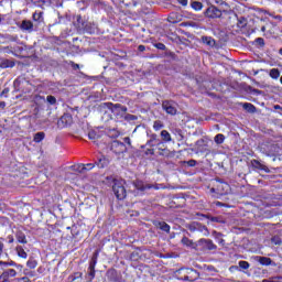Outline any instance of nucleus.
<instances>
[{"instance_id": "nucleus-2", "label": "nucleus", "mask_w": 282, "mask_h": 282, "mask_svg": "<svg viewBox=\"0 0 282 282\" xmlns=\"http://www.w3.org/2000/svg\"><path fill=\"white\" fill-rule=\"evenodd\" d=\"M13 87L15 91H22V94H30L32 91L33 86L32 82H30V77L25 75H20L14 82Z\"/></svg>"}, {"instance_id": "nucleus-21", "label": "nucleus", "mask_w": 282, "mask_h": 282, "mask_svg": "<svg viewBox=\"0 0 282 282\" xmlns=\"http://www.w3.org/2000/svg\"><path fill=\"white\" fill-rule=\"evenodd\" d=\"M154 226L156 228H160V230H162L163 232H171V226L165 221H154Z\"/></svg>"}, {"instance_id": "nucleus-58", "label": "nucleus", "mask_w": 282, "mask_h": 282, "mask_svg": "<svg viewBox=\"0 0 282 282\" xmlns=\"http://www.w3.org/2000/svg\"><path fill=\"white\" fill-rule=\"evenodd\" d=\"M145 50H147V46H144V45H139L138 46L139 52H145Z\"/></svg>"}, {"instance_id": "nucleus-9", "label": "nucleus", "mask_w": 282, "mask_h": 282, "mask_svg": "<svg viewBox=\"0 0 282 282\" xmlns=\"http://www.w3.org/2000/svg\"><path fill=\"white\" fill-rule=\"evenodd\" d=\"M0 282H12L10 279H14L18 274L14 269H6V267H1Z\"/></svg>"}, {"instance_id": "nucleus-45", "label": "nucleus", "mask_w": 282, "mask_h": 282, "mask_svg": "<svg viewBox=\"0 0 282 282\" xmlns=\"http://www.w3.org/2000/svg\"><path fill=\"white\" fill-rule=\"evenodd\" d=\"M209 3H215L216 6H228V3H226V1L224 0H208Z\"/></svg>"}, {"instance_id": "nucleus-44", "label": "nucleus", "mask_w": 282, "mask_h": 282, "mask_svg": "<svg viewBox=\"0 0 282 282\" xmlns=\"http://www.w3.org/2000/svg\"><path fill=\"white\" fill-rule=\"evenodd\" d=\"M46 102H48V105H56V97L48 95L46 97Z\"/></svg>"}, {"instance_id": "nucleus-14", "label": "nucleus", "mask_w": 282, "mask_h": 282, "mask_svg": "<svg viewBox=\"0 0 282 282\" xmlns=\"http://www.w3.org/2000/svg\"><path fill=\"white\" fill-rule=\"evenodd\" d=\"M264 153L268 155V158H275V155L281 153V145H279V143L270 144L267 147V149H264Z\"/></svg>"}, {"instance_id": "nucleus-51", "label": "nucleus", "mask_w": 282, "mask_h": 282, "mask_svg": "<svg viewBox=\"0 0 282 282\" xmlns=\"http://www.w3.org/2000/svg\"><path fill=\"white\" fill-rule=\"evenodd\" d=\"M202 217H205L206 219H209L208 215H204V214H203ZM210 221L217 223V221H219V218H217V217H210Z\"/></svg>"}, {"instance_id": "nucleus-48", "label": "nucleus", "mask_w": 282, "mask_h": 282, "mask_svg": "<svg viewBox=\"0 0 282 282\" xmlns=\"http://www.w3.org/2000/svg\"><path fill=\"white\" fill-rule=\"evenodd\" d=\"M154 47H156V50H162L163 52L166 50V45H164V43H156L154 44Z\"/></svg>"}, {"instance_id": "nucleus-24", "label": "nucleus", "mask_w": 282, "mask_h": 282, "mask_svg": "<svg viewBox=\"0 0 282 282\" xmlns=\"http://www.w3.org/2000/svg\"><path fill=\"white\" fill-rule=\"evenodd\" d=\"M0 268H6V269H9V268H23V265L21 264H17V262L14 261H9V262H6V261H0Z\"/></svg>"}, {"instance_id": "nucleus-35", "label": "nucleus", "mask_w": 282, "mask_h": 282, "mask_svg": "<svg viewBox=\"0 0 282 282\" xmlns=\"http://www.w3.org/2000/svg\"><path fill=\"white\" fill-rule=\"evenodd\" d=\"M191 8H193V10H195L196 12H199V10L204 8V4L199 1H193L191 3Z\"/></svg>"}, {"instance_id": "nucleus-25", "label": "nucleus", "mask_w": 282, "mask_h": 282, "mask_svg": "<svg viewBox=\"0 0 282 282\" xmlns=\"http://www.w3.org/2000/svg\"><path fill=\"white\" fill-rule=\"evenodd\" d=\"M91 169H94V163H88V164H79L76 167V171H78V173H85V171H91Z\"/></svg>"}, {"instance_id": "nucleus-43", "label": "nucleus", "mask_w": 282, "mask_h": 282, "mask_svg": "<svg viewBox=\"0 0 282 282\" xmlns=\"http://www.w3.org/2000/svg\"><path fill=\"white\" fill-rule=\"evenodd\" d=\"M88 138H89V140H93L94 142H96V140L98 138V133H96V131L91 130L88 132Z\"/></svg>"}, {"instance_id": "nucleus-22", "label": "nucleus", "mask_w": 282, "mask_h": 282, "mask_svg": "<svg viewBox=\"0 0 282 282\" xmlns=\"http://www.w3.org/2000/svg\"><path fill=\"white\" fill-rule=\"evenodd\" d=\"M161 142L162 144L173 142V138H171V133L169 131L166 130L161 131Z\"/></svg>"}, {"instance_id": "nucleus-10", "label": "nucleus", "mask_w": 282, "mask_h": 282, "mask_svg": "<svg viewBox=\"0 0 282 282\" xmlns=\"http://www.w3.org/2000/svg\"><path fill=\"white\" fill-rule=\"evenodd\" d=\"M148 147H158L160 152V155H164V151H166V149H162V140H160V138H158V134L152 133L150 135V140H148L147 142Z\"/></svg>"}, {"instance_id": "nucleus-26", "label": "nucleus", "mask_w": 282, "mask_h": 282, "mask_svg": "<svg viewBox=\"0 0 282 282\" xmlns=\"http://www.w3.org/2000/svg\"><path fill=\"white\" fill-rule=\"evenodd\" d=\"M15 63L12 59H2L0 62L1 69H8V67L12 68L14 67Z\"/></svg>"}, {"instance_id": "nucleus-39", "label": "nucleus", "mask_w": 282, "mask_h": 282, "mask_svg": "<svg viewBox=\"0 0 282 282\" xmlns=\"http://www.w3.org/2000/svg\"><path fill=\"white\" fill-rule=\"evenodd\" d=\"M167 21L169 23H178L180 20H177V13H171L169 17H167Z\"/></svg>"}, {"instance_id": "nucleus-63", "label": "nucleus", "mask_w": 282, "mask_h": 282, "mask_svg": "<svg viewBox=\"0 0 282 282\" xmlns=\"http://www.w3.org/2000/svg\"><path fill=\"white\" fill-rule=\"evenodd\" d=\"M0 107H2V108L6 107V101H1Z\"/></svg>"}, {"instance_id": "nucleus-17", "label": "nucleus", "mask_w": 282, "mask_h": 282, "mask_svg": "<svg viewBox=\"0 0 282 282\" xmlns=\"http://www.w3.org/2000/svg\"><path fill=\"white\" fill-rule=\"evenodd\" d=\"M69 124H72V116L69 115L62 116L57 121V127H59L61 129L69 127Z\"/></svg>"}, {"instance_id": "nucleus-37", "label": "nucleus", "mask_w": 282, "mask_h": 282, "mask_svg": "<svg viewBox=\"0 0 282 282\" xmlns=\"http://www.w3.org/2000/svg\"><path fill=\"white\" fill-rule=\"evenodd\" d=\"M2 39H6L7 41H10L11 43H17L19 41L18 35H10V34L2 35Z\"/></svg>"}, {"instance_id": "nucleus-28", "label": "nucleus", "mask_w": 282, "mask_h": 282, "mask_svg": "<svg viewBox=\"0 0 282 282\" xmlns=\"http://www.w3.org/2000/svg\"><path fill=\"white\" fill-rule=\"evenodd\" d=\"M98 169H105V166H109V159L102 156L98 160V162L96 163Z\"/></svg>"}, {"instance_id": "nucleus-5", "label": "nucleus", "mask_w": 282, "mask_h": 282, "mask_svg": "<svg viewBox=\"0 0 282 282\" xmlns=\"http://www.w3.org/2000/svg\"><path fill=\"white\" fill-rule=\"evenodd\" d=\"M112 191L117 199H124V197H127V188H124V181L113 180Z\"/></svg>"}, {"instance_id": "nucleus-49", "label": "nucleus", "mask_w": 282, "mask_h": 282, "mask_svg": "<svg viewBox=\"0 0 282 282\" xmlns=\"http://www.w3.org/2000/svg\"><path fill=\"white\" fill-rule=\"evenodd\" d=\"M185 164H187V166H197V161L196 160L185 161Z\"/></svg>"}, {"instance_id": "nucleus-47", "label": "nucleus", "mask_w": 282, "mask_h": 282, "mask_svg": "<svg viewBox=\"0 0 282 282\" xmlns=\"http://www.w3.org/2000/svg\"><path fill=\"white\" fill-rule=\"evenodd\" d=\"M124 120L133 121V120H138V117L135 115H126Z\"/></svg>"}, {"instance_id": "nucleus-31", "label": "nucleus", "mask_w": 282, "mask_h": 282, "mask_svg": "<svg viewBox=\"0 0 282 282\" xmlns=\"http://www.w3.org/2000/svg\"><path fill=\"white\" fill-rule=\"evenodd\" d=\"M242 107L246 111H248V113H256L257 112V107H254V105H252V104L246 102V104L242 105Z\"/></svg>"}, {"instance_id": "nucleus-52", "label": "nucleus", "mask_w": 282, "mask_h": 282, "mask_svg": "<svg viewBox=\"0 0 282 282\" xmlns=\"http://www.w3.org/2000/svg\"><path fill=\"white\" fill-rule=\"evenodd\" d=\"M70 67H73V69H80V65L74 63V62H69Z\"/></svg>"}, {"instance_id": "nucleus-3", "label": "nucleus", "mask_w": 282, "mask_h": 282, "mask_svg": "<svg viewBox=\"0 0 282 282\" xmlns=\"http://www.w3.org/2000/svg\"><path fill=\"white\" fill-rule=\"evenodd\" d=\"M132 186L134 187V194L135 195H144L147 191H151L153 188L154 191H159L160 187L158 184H150L144 181L135 180L132 182Z\"/></svg>"}, {"instance_id": "nucleus-64", "label": "nucleus", "mask_w": 282, "mask_h": 282, "mask_svg": "<svg viewBox=\"0 0 282 282\" xmlns=\"http://www.w3.org/2000/svg\"><path fill=\"white\" fill-rule=\"evenodd\" d=\"M262 282H271V280L264 279L262 280Z\"/></svg>"}, {"instance_id": "nucleus-4", "label": "nucleus", "mask_w": 282, "mask_h": 282, "mask_svg": "<svg viewBox=\"0 0 282 282\" xmlns=\"http://www.w3.org/2000/svg\"><path fill=\"white\" fill-rule=\"evenodd\" d=\"M99 107L100 109L111 110L113 116H119L120 118L127 113V107L122 106V104L104 102Z\"/></svg>"}, {"instance_id": "nucleus-60", "label": "nucleus", "mask_w": 282, "mask_h": 282, "mask_svg": "<svg viewBox=\"0 0 282 282\" xmlns=\"http://www.w3.org/2000/svg\"><path fill=\"white\" fill-rule=\"evenodd\" d=\"M3 248H4V245L3 242L0 241V257L3 254Z\"/></svg>"}, {"instance_id": "nucleus-27", "label": "nucleus", "mask_w": 282, "mask_h": 282, "mask_svg": "<svg viewBox=\"0 0 282 282\" xmlns=\"http://www.w3.org/2000/svg\"><path fill=\"white\" fill-rule=\"evenodd\" d=\"M202 43L208 45V47H215L216 42L212 36H202Z\"/></svg>"}, {"instance_id": "nucleus-32", "label": "nucleus", "mask_w": 282, "mask_h": 282, "mask_svg": "<svg viewBox=\"0 0 282 282\" xmlns=\"http://www.w3.org/2000/svg\"><path fill=\"white\" fill-rule=\"evenodd\" d=\"M45 140V132H36L33 137V142H43Z\"/></svg>"}, {"instance_id": "nucleus-8", "label": "nucleus", "mask_w": 282, "mask_h": 282, "mask_svg": "<svg viewBox=\"0 0 282 282\" xmlns=\"http://www.w3.org/2000/svg\"><path fill=\"white\" fill-rule=\"evenodd\" d=\"M162 109H163V111L169 113V116H176L177 115V102H175L173 100H164L162 102Z\"/></svg>"}, {"instance_id": "nucleus-41", "label": "nucleus", "mask_w": 282, "mask_h": 282, "mask_svg": "<svg viewBox=\"0 0 282 282\" xmlns=\"http://www.w3.org/2000/svg\"><path fill=\"white\" fill-rule=\"evenodd\" d=\"M28 268H30L31 270H34V268H36L39 265V262H36V260L34 259H30L26 262Z\"/></svg>"}, {"instance_id": "nucleus-53", "label": "nucleus", "mask_w": 282, "mask_h": 282, "mask_svg": "<svg viewBox=\"0 0 282 282\" xmlns=\"http://www.w3.org/2000/svg\"><path fill=\"white\" fill-rule=\"evenodd\" d=\"M180 6L186 7L188 6V0H176Z\"/></svg>"}, {"instance_id": "nucleus-59", "label": "nucleus", "mask_w": 282, "mask_h": 282, "mask_svg": "<svg viewBox=\"0 0 282 282\" xmlns=\"http://www.w3.org/2000/svg\"><path fill=\"white\" fill-rule=\"evenodd\" d=\"M273 109H275V111H282V106L280 105H274Z\"/></svg>"}, {"instance_id": "nucleus-42", "label": "nucleus", "mask_w": 282, "mask_h": 282, "mask_svg": "<svg viewBox=\"0 0 282 282\" xmlns=\"http://www.w3.org/2000/svg\"><path fill=\"white\" fill-rule=\"evenodd\" d=\"M271 242L274 243V246H282V240L279 236L272 237Z\"/></svg>"}, {"instance_id": "nucleus-19", "label": "nucleus", "mask_w": 282, "mask_h": 282, "mask_svg": "<svg viewBox=\"0 0 282 282\" xmlns=\"http://www.w3.org/2000/svg\"><path fill=\"white\" fill-rule=\"evenodd\" d=\"M77 25H79V28H83L85 30V32H88V34H91L94 32V30H91L89 24L85 23V21H83V17H80V15H77Z\"/></svg>"}, {"instance_id": "nucleus-23", "label": "nucleus", "mask_w": 282, "mask_h": 282, "mask_svg": "<svg viewBox=\"0 0 282 282\" xmlns=\"http://www.w3.org/2000/svg\"><path fill=\"white\" fill-rule=\"evenodd\" d=\"M238 265H232V267H230L229 270H239V268H241V270H249L250 269V262H248V261L241 260V261L238 262Z\"/></svg>"}, {"instance_id": "nucleus-20", "label": "nucleus", "mask_w": 282, "mask_h": 282, "mask_svg": "<svg viewBox=\"0 0 282 282\" xmlns=\"http://www.w3.org/2000/svg\"><path fill=\"white\" fill-rule=\"evenodd\" d=\"M181 243L183 246H186V248H193L194 250L197 248V243L193 240H191L188 237L184 236L181 240Z\"/></svg>"}, {"instance_id": "nucleus-6", "label": "nucleus", "mask_w": 282, "mask_h": 282, "mask_svg": "<svg viewBox=\"0 0 282 282\" xmlns=\"http://www.w3.org/2000/svg\"><path fill=\"white\" fill-rule=\"evenodd\" d=\"M186 228L189 232H203L204 237H208L210 235L208 227L198 221L187 224Z\"/></svg>"}, {"instance_id": "nucleus-50", "label": "nucleus", "mask_w": 282, "mask_h": 282, "mask_svg": "<svg viewBox=\"0 0 282 282\" xmlns=\"http://www.w3.org/2000/svg\"><path fill=\"white\" fill-rule=\"evenodd\" d=\"M175 133H176L177 137H180L178 140H184V134L182 133V130H181V129H176V130H175Z\"/></svg>"}, {"instance_id": "nucleus-12", "label": "nucleus", "mask_w": 282, "mask_h": 282, "mask_svg": "<svg viewBox=\"0 0 282 282\" xmlns=\"http://www.w3.org/2000/svg\"><path fill=\"white\" fill-rule=\"evenodd\" d=\"M197 245L202 248L203 251L217 250V245L213 243V240L210 239L202 238L197 241Z\"/></svg>"}, {"instance_id": "nucleus-15", "label": "nucleus", "mask_w": 282, "mask_h": 282, "mask_svg": "<svg viewBox=\"0 0 282 282\" xmlns=\"http://www.w3.org/2000/svg\"><path fill=\"white\" fill-rule=\"evenodd\" d=\"M18 28L22 30V32H34V23L30 20H23L21 23H17Z\"/></svg>"}, {"instance_id": "nucleus-36", "label": "nucleus", "mask_w": 282, "mask_h": 282, "mask_svg": "<svg viewBox=\"0 0 282 282\" xmlns=\"http://www.w3.org/2000/svg\"><path fill=\"white\" fill-rule=\"evenodd\" d=\"M269 76H271L274 80L281 76V70L279 68H272L269 73Z\"/></svg>"}, {"instance_id": "nucleus-61", "label": "nucleus", "mask_w": 282, "mask_h": 282, "mask_svg": "<svg viewBox=\"0 0 282 282\" xmlns=\"http://www.w3.org/2000/svg\"><path fill=\"white\" fill-rule=\"evenodd\" d=\"M3 21H6V15L0 14V25L3 23Z\"/></svg>"}, {"instance_id": "nucleus-38", "label": "nucleus", "mask_w": 282, "mask_h": 282, "mask_svg": "<svg viewBox=\"0 0 282 282\" xmlns=\"http://www.w3.org/2000/svg\"><path fill=\"white\" fill-rule=\"evenodd\" d=\"M154 131H160L161 129H164V122L156 120L153 123Z\"/></svg>"}, {"instance_id": "nucleus-29", "label": "nucleus", "mask_w": 282, "mask_h": 282, "mask_svg": "<svg viewBox=\"0 0 282 282\" xmlns=\"http://www.w3.org/2000/svg\"><path fill=\"white\" fill-rule=\"evenodd\" d=\"M107 276L109 281H116L118 279V271H116V269H109L107 271Z\"/></svg>"}, {"instance_id": "nucleus-34", "label": "nucleus", "mask_w": 282, "mask_h": 282, "mask_svg": "<svg viewBox=\"0 0 282 282\" xmlns=\"http://www.w3.org/2000/svg\"><path fill=\"white\" fill-rule=\"evenodd\" d=\"M15 250L18 252V257H21V259H28V252H25V249H23V247L18 246Z\"/></svg>"}, {"instance_id": "nucleus-1", "label": "nucleus", "mask_w": 282, "mask_h": 282, "mask_svg": "<svg viewBox=\"0 0 282 282\" xmlns=\"http://www.w3.org/2000/svg\"><path fill=\"white\" fill-rule=\"evenodd\" d=\"M175 276L180 281L193 282V281H197V279H199V272H197V270H195L193 268H181V269L176 270Z\"/></svg>"}, {"instance_id": "nucleus-11", "label": "nucleus", "mask_w": 282, "mask_h": 282, "mask_svg": "<svg viewBox=\"0 0 282 282\" xmlns=\"http://www.w3.org/2000/svg\"><path fill=\"white\" fill-rule=\"evenodd\" d=\"M110 151L116 153V155H120L121 153H127V145L123 142L115 140L110 144Z\"/></svg>"}, {"instance_id": "nucleus-18", "label": "nucleus", "mask_w": 282, "mask_h": 282, "mask_svg": "<svg viewBox=\"0 0 282 282\" xmlns=\"http://www.w3.org/2000/svg\"><path fill=\"white\" fill-rule=\"evenodd\" d=\"M251 166L252 169H256L258 171H264V173H270V169L258 160H251Z\"/></svg>"}, {"instance_id": "nucleus-57", "label": "nucleus", "mask_w": 282, "mask_h": 282, "mask_svg": "<svg viewBox=\"0 0 282 282\" xmlns=\"http://www.w3.org/2000/svg\"><path fill=\"white\" fill-rule=\"evenodd\" d=\"M123 141L126 142V144H128L129 147H131V138L126 137V138L123 139Z\"/></svg>"}, {"instance_id": "nucleus-40", "label": "nucleus", "mask_w": 282, "mask_h": 282, "mask_svg": "<svg viewBox=\"0 0 282 282\" xmlns=\"http://www.w3.org/2000/svg\"><path fill=\"white\" fill-rule=\"evenodd\" d=\"M214 140H215L216 144H224V140H226V137L224 134L219 133L215 137Z\"/></svg>"}, {"instance_id": "nucleus-13", "label": "nucleus", "mask_w": 282, "mask_h": 282, "mask_svg": "<svg viewBox=\"0 0 282 282\" xmlns=\"http://www.w3.org/2000/svg\"><path fill=\"white\" fill-rule=\"evenodd\" d=\"M96 263H98V251H95L93 253L90 262H89L88 274L90 276V281H91V279H94L96 276Z\"/></svg>"}, {"instance_id": "nucleus-30", "label": "nucleus", "mask_w": 282, "mask_h": 282, "mask_svg": "<svg viewBox=\"0 0 282 282\" xmlns=\"http://www.w3.org/2000/svg\"><path fill=\"white\" fill-rule=\"evenodd\" d=\"M17 237V241H19V243H28V238L25 237V234H23V231H18L15 234Z\"/></svg>"}, {"instance_id": "nucleus-54", "label": "nucleus", "mask_w": 282, "mask_h": 282, "mask_svg": "<svg viewBox=\"0 0 282 282\" xmlns=\"http://www.w3.org/2000/svg\"><path fill=\"white\" fill-rule=\"evenodd\" d=\"M145 155H155V150L154 149H148L145 151Z\"/></svg>"}, {"instance_id": "nucleus-7", "label": "nucleus", "mask_w": 282, "mask_h": 282, "mask_svg": "<svg viewBox=\"0 0 282 282\" xmlns=\"http://www.w3.org/2000/svg\"><path fill=\"white\" fill-rule=\"evenodd\" d=\"M204 15L207 19H221L224 12L221 11V9H218L214 4H212L205 10Z\"/></svg>"}, {"instance_id": "nucleus-16", "label": "nucleus", "mask_w": 282, "mask_h": 282, "mask_svg": "<svg viewBox=\"0 0 282 282\" xmlns=\"http://www.w3.org/2000/svg\"><path fill=\"white\" fill-rule=\"evenodd\" d=\"M253 259L254 261L260 263V265H272L273 268H276V262H274L271 258L256 256L253 257Z\"/></svg>"}, {"instance_id": "nucleus-55", "label": "nucleus", "mask_w": 282, "mask_h": 282, "mask_svg": "<svg viewBox=\"0 0 282 282\" xmlns=\"http://www.w3.org/2000/svg\"><path fill=\"white\" fill-rule=\"evenodd\" d=\"M8 94H10V88H4L1 93V96H8Z\"/></svg>"}, {"instance_id": "nucleus-62", "label": "nucleus", "mask_w": 282, "mask_h": 282, "mask_svg": "<svg viewBox=\"0 0 282 282\" xmlns=\"http://www.w3.org/2000/svg\"><path fill=\"white\" fill-rule=\"evenodd\" d=\"M9 243H14V238L10 237L9 238Z\"/></svg>"}, {"instance_id": "nucleus-33", "label": "nucleus", "mask_w": 282, "mask_h": 282, "mask_svg": "<svg viewBox=\"0 0 282 282\" xmlns=\"http://www.w3.org/2000/svg\"><path fill=\"white\" fill-rule=\"evenodd\" d=\"M33 21H35L36 23H42V21H43V11H35L33 13Z\"/></svg>"}, {"instance_id": "nucleus-46", "label": "nucleus", "mask_w": 282, "mask_h": 282, "mask_svg": "<svg viewBox=\"0 0 282 282\" xmlns=\"http://www.w3.org/2000/svg\"><path fill=\"white\" fill-rule=\"evenodd\" d=\"M256 43L257 45H260V47H263L265 45V40H263V37H257Z\"/></svg>"}, {"instance_id": "nucleus-56", "label": "nucleus", "mask_w": 282, "mask_h": 282, "mask_svg": "<svg viewBox=\"0 0 282 282\" xmlns=\"http://www.w3.org/2000/svg\"><path fill=\"white\" fill-rule=\"evenodd\" d=\"M281 279H282L281 275H279V276H273L272 280H271V282H281Z\"/></svg>"}]
</instances>
